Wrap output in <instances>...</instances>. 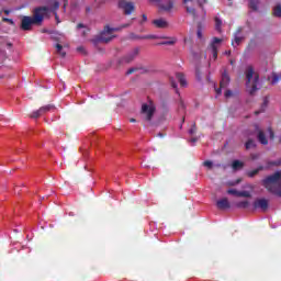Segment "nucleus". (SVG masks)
I'll return each mask as SVG.
<instances>
[{
	"label": "nucleus",
	"instance_id": "nucleus-1",
	"mask_svg": "<svg viewBox=\"0 0 281 281\" xmlns=\"http://www.w3.org/2000/svg\"><path fill=\"white\" fill-rule=\"evenodd\" d=\"M46 14H49V7H37L33 11V16L24 15L21 20V30L30 32L32 25H41Z\"/></svg>",
	"mask_w": 281,
	"mask_h": 281
},
{
	"label": "nucleus",
	"instance_id": "nucleus-2",
	"mask_svg": "<svg viewBox=\"0 0 281 281\" xmlns=\"http://www.w3.org/2000/svg\"><path fill=\"white\" fill-rule=\"evenodd\" d=\"M262 186L271 194H276L281 199V171H276L274 173L266 177L262 180Z\"/></svg>",
	"mask_w": 281,
	"mask_h": 281
},
{
	"label": "nucleus",
	"instance_id": "nucleus-3",
	"mask_svg": "<svg viewBox=\"0 0 281 281\" xmlns=\"http://www.w3.org/2000/svg\"><path fill=\"white\" fill-rule=\"evenodd\" d=\"M258 82H260V76L254 72V66H248L246 69V89L249 95L256 94Z\"/></svg>",
	"mask_w": 281,
	"mask_h": 281
},
{
	"label": "nucleus",
	"instance_id": "nucleus-4",
	"mask_svg": "<svg viewBox=\"0 0 281 281\" xmlns=\"http://www.w3.org/2000/svg\"><path fill=\"white\" fill-rule=\"evenodd\" d=\"M113 32H117V29H111L109 25L104 27L103 32L99 35V43H111L115 36Z\"/></svg>",
	"mask_w": 281,
	"mask_h": 281
},
{
	"label": "nucleus",
	"instance_id": "nucleus-5",
	"mask_svg": "<svg viewBox=\"0 0 281 281\" xmlns=\"http://www.w3.org/2000/svg\"><path fill=\"white\" fill-rule=\"evenodd\" d=\"M119 8H121V10H124V14H127V15L133 14V12H135V4L126 0H120Z\"/></svg>",
	"mask_w": 281,
	"mask_h": 281
},
{
	"label": "nucleus",
	"instance_id": "nucleus-6",
	"mask_svg": "<svg viewBox=\"0 0 281 281\" xmlns=\"http://www.w3.org/2000/svg\"><path fill=\"white\" fill-rule=\"evenodd\" d=\"M231 80L232 79L229 78L227 70H224V72L222 74V80L220 82V88L215 89V92L217 93V95H221L222 89H226V87L229 85Z\"/></svg>",
	"mask_w": 281,
	"mask_h": 281
},
{
	"label": "nucleus",
	"instance_id": "nucleus-7",
	"mask_svg": "<svg viewBox=\"0 0 281 281\" xmlns=\"http://www.w3.org/2000/svg\"><path fill=\"white\" fill-rule=\"evenodd\" d=\"M142 114L145 116L146 122H150V120H153V115H155V106H150L146 103L143 104Z\"/></svg>",
	"mask_w": 281,
	"mask_h": 281
},
{
	"label": "nucleus",
	"instance_id": "nucleus-8",
	"mask_svg": "<svg viewBox=\"0 0 281 281\" xmlns=\"http://www.w3.org/2000/svg\"><path fill=\"white\" fill-rule=\"evenodd\" d=\"M138 55H139V48H134L126 56L120 59V64L122 65L124 63L126 64L133 63V60H135V58H137Z\"/></svg>",
	"mask_w": 281,
	"mask_h": 281
},
{
	"label": "nucleus",
	"instance_id": "nucleus-9",
	"mask_svg": "<svg viewBox=\"0 0 281 281\" xmlns=\"http://www.w3.org/2000/svg\"><path fill=\"white\" fill-rule=\"evenodd\" d=\"M254 207L255 210H261L262 212H267V210H269V200L261 198V199H257L254 202Z\"/></svg>",
	"mask_w": 281,
	"mask_h": 281
},
{
	"label": "nucleus",
	"instance_id": "nucleus-10",
	"mask_svg": "<svg viewBox=\"0 0 281 281\" xmlns=\"http://www.w3.org/2000/svg\"><path fill=\"white\" fill-rule=\"evenodd\" d=\"M243 33V27H238L234 33V40L232 41L233 47H238L240 43L245 41V36L240 35Z\"/></svg>",
	"mask_w": 281,
	"mask_h": 281
},
{
	"label": "nucleus",
	"instance_id": "nucleus-11",
	"mask_svg": "<svg viewBox=\"0 0 281 281\" xmlns=\"http://www.w3.org/2000/svg\"><path fill=\"white\" fill-rule=\"evenodd\" d=\"M216 207L217 210H229V207H232V204L229 203V200L227 198H223L216 201Z\"/></svg>",
	"mask_w": 281,
	"mask_h": 281
},
{
	"label": "nucleus",
	"instance_id": "nucleus-12",
	"mask_svg": "<svg viewBox=\"0 0 281 281\" xmlns=\"http://www.w3.org/2000/svg\"><path fill=\"white\" fill-rule=\"evenodd\" d=\"M257 139L259 144H262V146H267V144H269V139H267V135L262 130H258Z\"/></svg>",
	"mask_w": 281,
	"mask_h": 281
},
{
	"label": "nucleus",
	"instance_id": "nucleus-13",
	"mask_svg": "<svg viewBox=\"0 0 281 281\" xmlns=\"http://www.w3.org/2000/svg\"><path fill=\"white\" fill-rule=\"evenodd\" d=\"M153 25H155V27H158L159 30H166V27H168V21L164 19H157L153 21Z\"/></svg>",
	"mask_w": 281,
	"mask_h": 281
},
{
	"label": "nucleus",
	"instance_id": "nucleus-14",
	"mask_svg": "<svg viewBox=\"0 0 281 281\" xmlns=\"http://www.w3.org/2000/svg\"><path fill=\"white\" fill-rule=\"evenodd\" d=\"M159 8L164 12H172V9L175 8V0H168L167 4H159Z\"/></svg>",
	"mask_w": 281,
	"mask_h": 281
},
{
	"label": "nucleus",
	"instance_id": "nucleus-15",
	"mask_svg": "<svg viewBox=\"0 0 281 281\" xmlns=\"http://www.w3.org/2000/svg\"><path fill=\"white\" fill-rule=\"evenodd\" d=\"M176 78L180 86L188 87V81L186 80V75H183V72H177Z\"/></svg>",
	"mask_w": 281,
	"mask_h": 281
},
{
	"label": "nucleus",
	"instance_id": "nucleus-16",
	"mask_svg": "<svg viewBox=\"0 0 281 281\" xmlns=\"http://www.w3.org/2000/svg\"><path fill=\"white\" fill-rule=\"evenodd\" d=\"M160 38H166L167 41L158 43V45H176L177 44V37H166L160 36Z\"/></svg>",
	"mask_w": 281,
	"mask_h": 281
},
{
	"label": "nucleus",
	"instance_id": "nucleus-17",
	"mask_svg": "<svg viewBox=\"0 0 281 281\" xmlns=\"http://www.w3.org/2000/svg\"><path fill=\"white\" fill-rule=\"evenodd\" d=\"M55 110H56V106H54L53 104H48L40 108L42 115H45V113H49V111H55Z\"/></svg>",
	"mask_w": 281,
	"mask_h": 281
},
{
	"label": "nucleus",
	"instance_id": "nucleus-18",
	"mask_svg": "<svg viewBox=\"0 0 281 281\" xmlns=\"http://www.w3.org/2000/svg\"><path fill=\"white\" fill-rule=\"evenodd\" d=\"M48 5H50V10L53 12H56V10H58V8H60V2H58V0H49Z\"/></svg>",
	"mask_w": 281,
	"mask_h": 281
},
{
	"label": "nucleus",
	"instance_id": "nucleus-19",
	"mask_svg": "<svg viewBox=\"0 0 281 281\" xmlns=\"http://www.w3.org/2000/svg\"><path fill=\"white\" fill-rule=\"evenodd\" d=\"M233 170H240V168H245V162L240 160H234L232 164Z\"/></svg>",
	"mask_w": 281,
	"mask_h": 281
},
{
	"label": "nucleus",
	"instance_id": "nucleus-20",
	"mask_svg": "<svg viewBox=\"0 0 281 281\" xmlns=\"http://www.w3.org/2000/svg\"><path fill=\"white\" fill-rule=\"evenodd\" d=\"M273 16L281 19V4H277L272 10Z\"/></svg>",
	"mask_w": 281,
	"mask_h": 281
},
{
	"label": "nucleus",
	"instance_id": "nucleus-21",
	"mask_svg": "<svg viewBox=\"0 0 281 281\" xmlns=\"http://www.w3.org/2000/svg\"><path fill=\"white\" fill-rule=\"evenodd\" d=\"M41 115H43V112H41V109L33 111L29 117H31L32 120H38V117H41Z\"/></svg>",
	"mask_w": 281,
	"mask_h": 281
},
{
	"label": "nucleus",
	"instance_id": "nucleus-22",
	"mask_svg": "<svg viewBox=\"0 0 281 281\" xmlns=\"http://www.w3.org/2000/svg\"><path fill=\"white\" fill-rule=\"evenodd\" d=\"M236 207H239L241 210H247V207H249V201L237 202Z\"/></svg>",
	"mask_w": 281,
	"mask_h": 281
},
{
	"label": "nucleus",
	"instance_id": "nucleus-23",
	"mask_svg": "<svg viewBox=\"0 0 281 281\" xmlns=\"http://www.w3.org/2000/svg\"><path fill=\"white\" fill-rule=\"evenodd\" d=\"M223 21L220 18H215V30L222 32Z\"/></svg>",
	"mask_w": 281,
	"mask_h": 281
},
{
	"label": "nucleus",
	"instance_id": "nucleus-24",
	"mask_svg": "<svg viewBox=\"0 0 281 281\" xmlns=\"http://www.w3.org/2000/svg\"><path fill=\"white\" fill-rule=\"evenodd\" d=\"M245 146H246V150H251V148H256V142H254V139H248Z\"/></svg>",
	"mask_w": 281,
	"mask_h": 281
},
{
	"label": "nucleus",
	"instance_id": "nucleus-25",
	"mask_svg": "<svg viewBox=\"0 0 281 281\" xmlns=\"http://www.w3.org/2000/svg\"><path fill=\"white\" fill-rule=\"evenodd\" d=\"M55 47H56L57 54H59V56H61L63 58H65V56H67V53L63 52V45L56 44Z\"/></svg>",
	"mask_w": 281,
	"mask_h": 281
},
{
	"label": "nucleus",
	"instance_id": "nucleus-26",
	"mask_svg": "<svg viewBox=\"0 0 281 281\" xmlns=\"http://www.w3.org/2000/svg\"><path fill=\"white\" fill-rule=\"evenodd\" d=\"M281 80V72L280 74H272V85H277V82H280Z\"/></svg>",
	"mask_w": 281,
	"mask_h": 281
},
{
	"label": "nucleus",
	"instance_id": "nucleus-27",
	"mask_svg": "<svg viewBox=\"0 0 281 281\" xmlns=\"http://www.w3.org/2000/svg\"><path fill=\"white\" fill-rule=\"evenodd\" d=\"M258 3L259 1L258 0H249V7L251 10H258Z\"/></svg>",
	"mask_w": 281,
	"mask_h": 281
},
{
	"label": "nucleus",
	"instance_id": "nucleus-28",
	"mask_svg": "<svg viewBox=\"0 0 281 281\" xmlns=\"http://www.w3.org/2000/svg\"><path fill=\"white\" fill-rule=\"evenodd\" d=\"M218 43H223V38L213 37V41L211 43V48L216 47V45H218Z\"/></svg>",
	"mask_w": 281,
	"mask_h": 281
},
{
	"label": "nucleus",
	"instance_id": "nucleus-29",
	"mask_svg": "<svg viewBox=\"0 0 281 281\" xmlns=\"http://www.w3.org/2000/svg\"><path fill=\"white\" fill-rule=\"evenodd\" d=\"M260 170H262V167H259L255 170L248 171V177H250V178L256 177V175H258V172H260Z\"/></svg>",
	"mask_w": 281,
	"mask_h": 281
},
{
	"label": "nucleus",
	"instance_id": "nucleus-30",
	"mask_svg": "<svg viewBox=\"0 0 281 281\" xmlns=\"http://www.w3.org/2000/svg\"><path fill=\"white\" fill-rule=\"evenodd\" d=\"M238 196H243L244 199H250L251 193H249V191H239Z\"/></svg>",
	"mask_w": 281,
	"mask_h": 281
},
{
	"label": "nucleus",
	"instance_id": "nucleus-31",
	"mask_svg": "<svg viewBox=\"0 0 281 281\" xmlns=\"http://www.w3.org/2000/svg\"><path fill=\"white\" fill-rule=\"evenodd\" d=\"M188 14H192L194 19H196V10L194 8L187 7Z\"/></svg>",
	"mask_w": 281,
	"mask_h": 281
},
{
	"label": "nucleus",
	"instance_id": "nucleus-32",
	"mask_svg": "<svg viewBox=\"0 0 281 281\" xmlns=\"http://www.w3.org/2000/svg\"><path fill=\"white\" fill-rule=\"evenodd\" d=\"M211 49H212L213 58L214 60H216L218 58V47L213 46V48Z\"/></svg>",
	"mask_w": 281,
	"mask_h": 281
},
{
	"label": "nucleus",
	"instance_id": "nucleus-33",
	"mask_svg": "<svg viewBox=\"0 0 281 281\" xmlns=\"http://www.w3.org/2000/svg\"><path fill=\"white\" fill-rule=\"evenodd\" d=\"M140 38L156 41L157 38H161V37H159L158 35H145Z\"/></svg>",
	"mask_w": 281,
	"mask_h": 281
},
{
	"label": "nucleus",
	"instance_id": "nucleus-34",
	"mask_svg": "<svg viewBox=\"0 0 281 281\" xmlns=\"http://www.w3.org/2000/svg\"><path fill=\"white\" fill-rule=\"evenodd\" d=\"M169 81L171 87L176 89V92L179 93V90L177 89V81H175V78L170 77Z\"/></svg>",
	"mask_w": 281,
	"mask_h": 281
},
{
	"label": "nucleus",
	"instance_id": "nucleus-35",
	"mask_svg": "<svg viewBox=\"0 0 281 281\" xmlns=\"http://www.w3.org/2000/svg\"><path fill=\"white\" fill-rule=\"evenodd\" d=\"M268 133H269V138L270 139H276V133L273 132V128L268 127Z\"/></svg>",
	"mask_w": 281,
	"mask_h": 281
},
{
	"label": "nucleus",
	"instance_id": "nucleus-36",
	"mask_svg": "<svg viewBox=\"0 0 281 281\" xmlns=\"http://www.w3.org/2000/svg\"><path fill=\"white\" fill-rule=\"evenodd\" d=\"M196 133V123H193L189 130V135H194Z\"/></svg>",
	"mask_w": 281,
	"mask_h": 281
},
{
	"label": "nucleus",
	"instance_id": "nucleus-37",
	"mask_svg": "<svg viewBox=\"0 0 281 281\" xmlns=\"http://www.w3.org/2000/svg\"><path fill=\"white\" fill-rule=\"evenodd\" d=\"M227 194H233V196H238L239 191H237V190H235V189H229V190L227 191Z\"/></svg>",
	"mask_w": 281,
	"mask_h": 281
},
{
	"label": "nucleus",
	"instance_id": "nucleus-38",
	"mask_svg": "<svg viewBox=\"0 0 281 281\" xmlns=\"http://www.w3.org/2000/svg\"><path fill=\"white\" fill-rule=\"evenodd\" d=\"M269 166H281V158L269 162Z\"/></svg>",
	"mask_w": 281,
	"mask_h": 281
},
{
	"label": "nucleus",
	"instance_id": "nucleus-39",
	"mask_svg": "<svg viewBox=\"0 0 281 281\" xmlns=\"http://www.w3.org/2000/svg\"><path fill=\"white\" fill-rule=\"evenodd\" d=\"M2 21L4 23H10V25H14V20H12V19L3 18Z\"/></svg>",
	"mask_w": 281,
	"mask_h": 281
},
{
	"label": "nucleus",
	"instance_id": "nucleus-40",
	"mask_svg": "<svg viewBox=\"0 0 281 281\" xmlns=\"http://www.w3.org/2000/svg\"><path fill=\"white\" fill-rule=\"evenodd\" d=\"M203 166H205L206 168H212L213 162H212V160H206L203 162Z\"/></svg>",
	"mask_w": 281,
	"mask_h": 281
},
{
	"label": "nucleus",
	"instance_id": "nucleus-41",
	"mask_svg": "<svg viewBox=\"0 0 281 281\" xmlns=\"http://www.w3.org/2000/svg\"><path fill=\"white\" fill-rule=\"evenodd\" d=\"M135 71H137V68H130V69L126 71V75H127V76H131V74H135Z\"/></svg>",
	"mask_w": 281,
	"mask_h": 281
},
{
	"label": "nucleus",
	"instance_id": "nucleus-42",
	"mask_svg": "<svg viewBox=\"0 0 281 281\" xmlns=\"http://www.w3.org/2000/svg\"><path fill=\"white\" fill-rule=\"evenodd\" d=\"M205 3H207V0H198V5H200L201 8H203Z\"/></svg>",
	"mask_w": 281,
	"mask_h": 281
},
{
	"label": "nucleus",
	"instance_id": "nucleus-43",
	"mask_svg": "<svg viewBox=\"0 0 281 281\" xmlns=\"http://www.w3.org/2000/svg\"><path fill=\"white\" fill-rule=\"evenodd\" d=\"M224 95H225V98H232V95H233L232 90H226Z\"/></svg>",
	"mask_w": 281,
	"mask_h": 281
},
{
	"label": "nucleus",
	"instance_id": "nucleus-44",
	"mask_svg": "<svg viewBox=\"0 0 281 281\" xmlns=\"http://www.w3.org/2000/svg\"><path fill=\"white\" fill-rule=\"evenodd\" d=\"M195 76H196L198 80H201V70L196 69Z\"/></svg>",
	"mask_w": 281,
	"mask_h": 281
},
{
	"label": "nucleus",
	"instance_id": "nucleus-45",
	"mask_svg": "<svg viewBox=\"0 0 281 281\" xmlns=\"http://www.w3.org/2000/svg\"><path fill=\"white\" fill-rule=\"evenodd\" d=\"M179 109H181L182 111H186V104L183 103V101H180Z\"/></svg>",
	"mask_w": 281,
	"mask_h": 281
},
{
	"label": "nucleus",
	"instance_id": "nucleus-46",
	"mask_svg": "<svg viewBox=\"0 0 281 281\" xmlns=\"http://www.w3.org/2000/svg\"><path fill=\"white\" fill-rule=\"evenodd\" d=\"M203 34L201 33V29L198 30V38H202Z\"/></svg>",
	"mask_w": 281,
	"mask_h": 281
},
{
	"label": "nucleus",
	"instance_id": "nucleus-47",
	"mask_svg": "<svg viewBox=\"0 0 281 281\" xmlns=\"http://www.w3.org/2000/svg\"><path fill=\"white\" fill-rule=\"evenodd\" d=\"M82 27H85V24H82V23H79V24L77 25V30H81Z\"/></svg>",
	"mask_w": 281,
	"mask_h": 281
},
{
	"label": "nucleus",
	"instance_id": "nucleus-48",
	"mask_svg": "<svg viewBox=\"0 0 281 281\" xmlns=\"http://www.w3.org/2000/svg\"><path fill=\"white\" fill-rule=\"evenodd\" d=\"M150 3H161V0H149Z\"/></svg>",
	"mask_w": 281,
	"mask_h": 281
},
{
	"label": "nucleus",
	"instance_id": "nucleus-49",
	"mask_svg": "<svg viewBox=\"0 0 281 281\" xmlns=\"http://www.w3.org/2000/svg\"><path fill=\"white\" fill-rule=\"evenodd\" d=\"M263 104L267 105L269 104V99L266 97L265 100H263Z\"/></svg>",
	"mask_w": 281,
	"mask_h": 281
},
{
	"label": "nucleus",
	"instance_id": "nucleus-50",
	"mask_svg": "<svg viewBox=\"0 0 281 281\" xmlns=\"http://www.w3.org/2000/svg\"><path fill=\"white\" fill-rule=\"evenodd\" d=\"M77 52H85V48H83L82 46H79V47L77 48Z\"/></svg>",
	"mask_w": 281,
	"mask_h": 281
},
{
	"label": "nucleus",
	"instance_id": "nucleus-51",
	"mask_svg": "<svg viewBox=\"0 0 281 281\" xmlns=\"http://www.w3.org/2000/svg\"><path fill=\"white\" fill-rule=\"evenodd\" d=\"M143 21L144 22L148 21V18L146 16V14H143Z\"/></svg>",
	"mask_w": 281,
	"mask_h": 281
},
{
	"label": "nucleus",
	"instance_id": "nucleus-52",
	"mask_svg": "<svg viewBox=\"0 0 281 281\" xmlns=\"http://www.w3.org/2000/svg\"><path fill=\"white\" fill-rule=\"evenodd\" d=\"M226 56H231L232 55V50H227L225 52Z\"/></svg>",
	"mask_w": 281,
	"mask_h": 281
},
{
	"label": "nucleus",
	"instance_id": "nucleus-53",
	"mask_svg": "<svg viewBox=\"0 0 281 281\" xmlns=\"http://www.w3.org/2000/svg\"><path fill=\"white\" fill-rule=\"evenodd\" d=\"M67 3H68V1L64 0V8H67Z\"/></svg>",
	"mask_w": 281,
	"mask_h": 281
},
{
	"label": "nucleus",
	"instance_id": "nucleus-54",
	"mask_svg": "<svg viewBox=\"0 0 281 281\" xmlns=\"http://www.w3.org/2000/svg\"><path fill=\"white\" fill-rule=\"evenodd\" d=\"M191 142L196 143L198 142V138H191Z\"/></svg>",
	"mask_w": 281,
	"mask_h": 281
},
{
	"label": "nucleus",
	"instance_id": "nucleus-55",
	"mask_svg": "<svg viewBox=\"0 0 281 281\" xmlns=\"http://www.w3.org/2000/svg\"><path fill=\"white\" fill-rule=\"evenodd\" d=\"M86 11H87V12H91V8L87 7V8H86Z\"/></svg>",
	"mask_w": 281,
	"mask_h": 281
},
{
	"label": "nucleus",
	"instance_id": "nucleus-56",
	"mask_svg": "<svg viewBox=\"0 0 281 281\" xmlns=\"http://www.w3.org/2000/svg\"><path fill=\"white\" fill-rule=\"evenodd\" d=\"M130 122L135 123V122H137V120L131 119Z\"/></svg>",
	"mask_w": 281,
	"mask_h": 281
},
{
	"label": "nucleus",
	"instance_id": "nucleus-57",
	"mask_svg": "<svg viewBox=\"0 0 281 281\" xmlns=\"http://www.w3.org/2000/svg\"><path fill=\"white\" fill-rule=\"evenodd\" d=\"M188 1H192V0H183V3H188Z\"/></svg>",
	"mask_w": 281,
	"mask_h": 281
},
{
	"label": "nucleus",
	"instance_id": "nucleus-58",
	"mask_svg": "<svg viewBox=\"0 0 281 281\" xmlns=\"http://www.w3.org/2000/svg\"><path fill=\"white\" fill-rule=\"evenodd\" d=\"M234 63H235L234 59H231V65H234Z\"/></svg>",
	"mask_w": 281,
	"mask_h": 281
},
{
	"label": "nucleus",
	"instance_id": "nucleus-59",
	"mask_svg": "<svg viewBox=\"0 0 281 281\" xmlns=\"http://www.w3.org/2000/svg\"><path fill=\"white\" fill-rule=\"evenodd\" d=\"M122 27H128V24H124Z\"/></svg>",
	"mask_w": 281,
	"mask_h": 281
},
{
	"label": "nucleus",
	"instance_id": "nucleus-60",
	"mask_svg": "<svg viewBox=\"0 0 281 281\" xmlns=\"http://www.w3.org/2000/svg\"><path fill=\"white\" fill-rule=\"evenodd\" d=\"M159 135V137H164V135L162 134H158Z\"/></svg>",
	"mask_w": 281,
	"mask_h": 281
},
{
	"label": "nucleus",
	"instance_id": "nucleus-61",
	"mask_svg": "<svg viewBox=\"0 0 281 281\" xmlns=\"http://www.w3.org/2000/svg\"><path fill=\"white\" fill-rule=\"evenodd\" d=\"M182 122H186V117L182 119Z\"/></svg>",
	"mask_w": 281,
	"mask_h": 281
},
{
	"label": "nucleus",
	"instance_id": "nucleus-62",
	"mask_svg": "<svg viewBox=\"0 0 281 281\" xmlns=\"http://www.w3.org/2000/svg\"><path fill=\"white\" fill-rule=\"evenodd\" d=\"M256 113V115H258L260 112H255Z\"/></svg>",
	"mask_w": 281,
	"mask_h": 281
},
{
	"label": "nucleus",
	"instance_id": "nucleus-63",
	"mask_svg": "<svg viewBox=\"0 0 281 281\" xmlns=\"http://www.w3.org/2000/svg\"><path fill=\"white\" fill-rule=\"evenodd\" d=\"M257 131H258V126H256Z\"/></svg>",
	"mask_w": 281,
	"mask_h": 281
}]
</instances>
